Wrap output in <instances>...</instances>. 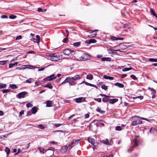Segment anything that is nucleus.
Masks as SVG:
<instances>
[{"label": "nucleus", "mask_w": 157, "mask_h": 157, "mask_svg": "<svg viewBox=\"0 0 157 157\" xmlns=\"http://www.w3.org/2000/svg\"><path fill=\"white\" fill-rule=\"evenodd\" d=\"M139 136H135L134 139L133 140V142L134 143V145L133 146H131L127 150V151L128 152H131L133 150V148L134 147H137L138 145V139Z\"/></svg>", "instance_id": "1"}, {"label": "nucleus", "mask_w": 157, "mask_h": 157, "mask_svg": "<svg viewBox=\"0 0 157 157\" xmlns=\"http://www.w3.org/2000/svg\"><path fill=\"white\" fill-rule=\"evenodd\" d=\"M49 55H48L50 56V59L53 61H57L59 59V56H55V54H49Z\"/></svg>", "instance_id": "2"}, {"label": "nucleus", "mask_w": 157, "mask_h": 157, "mask_svg": "<svg viewBox=\"0 0 157 157\" xmlns=\"http://www.w3.org/2000/svg\"><path fill=\"white\" fill-rule=\"evenodd\" d=\"M90 58V56L89 55L85 53L83 54L79 59L80 60L85 61L89 59Z\"/></svg>", "instance_id": "3"}, {"label": "nucleus", "mask_w": 157, "mask_h": 157, "mask_svg": "<svg viewBox=\"0 0 157 157\" xmlns=\"http://www.w3.org/2000/svg\"><path fill=\"white\" fill-rule=\"evenodd\" d=\"M99 95L101 96L102 97H104L102 99L103 102H107L108 101H109V96L102 94H100Z\"/></svg>", "instance_id": "4"}, {"label": "nucleus", "mask_w": 157, "mask_h": 157, "mask_svg": "<svg viewBox=\"0 0 157 157\" xmlns=\"http://www.w3.org/2000/svg\"><path fill=\"white\" fill-rule=\"evenodd\" d=\"M81 141V140H74L70 144H69V149H71L76 144H78Z\"/></svg>", "instance_id": "5"}, {"label": "nucleus", "mask_w": 157, "mask_h": 157, "mask_svg": "<svg viewBox=\"0 0 157 157\" xmlns=\"http://www.w3.org/2000/svg\"><path fill=\"white\" fill-rule=\"evenodd\" d=\"M56 77V76H55V75H52L49 76L44 78V80L46 81H50L55 79Z\"/></svg>", "instance_id": "6"}, {"label": "nucleus", "mask_w": 157, "mask_h": 157, "mask_svg": "<svg viewBox=\"0 0 157 157\" xmlns=\"http://www.w3.org/2000/svg\"><path fill=\"white\" fill-rule=\"evenodd\" d=\"M100 142L101 143L106 145H110L111 144V143H112V140L111 139L109 141L108 139H105V140L101 141Z\"/></svg>", "instance_id": "7"}, {"label": "nucleus", "mask_w": 157, "mask_h": 157, "mask_svg": "<svg viewBox=\"0 0 157 157\" xmlns=\"http://www.w3.org/2000/svg\"><path fill=\"white\" fill-rule=\"evenodd\" d=\"M27 94V93L25 91L21 92L17 95V97L19 98H24Z\"/></svg>", "instance_id": "8"}, {"label": "nucleus", "mask_w": 157, "mask_h": 157, "mask_svg": "<svg viewBox=\"0 0 157 157\" xmlns=\"http://www.w3.org/2000/svg\"><path fill=\"white\" fill-rule=\"evenodd\" d=\"M82 76L78 75H76L74 76L71 78V80H73L74 81L80 80Z\"/></svg>", "instance_id": "9"}, {"label": "nucleus", "mask_w": 157, "mask_h": 157, "mask_svg": "<svg viewBox=\"0 0 157 157\" xmlns=\"http://www.w3.org/2000/svg\"><path fill=\"white\" fill-rule=\"evenodd\" d=\"M73 52V50H71L68 49H66L64 50L63 53L65 55L68 56L69 55L71 52Z\"/></svg>", "instance_id": "10"}, {"label": "nucleus", "mask_w": 157, "mask_h": 157, "mask_svg": "<svg viewBox=\"0 0 157 157\" xmlns=\"http://www.w3.org/2000/svg\"><path fill=\"white\" fill-rule=\"evenodd\" d=\"M36 39L34 38H33L32 39V40H33L34 42L38 43L40 41V36L38 35L36 36Z\"/></svg>", "instance_id": "11"}, {"label": "nucleus", "mask_w": 157, "mask_h": 157, "mask_svg": "<svg viewBox=\"0 0 157 157\" xmlns=\"http://www.w3.org/2000/svg\"><path fill=\"white\" fill-rule=\"evenodd\" d=\"M68 148H69V146L68 147L66 145L63 146L61 147V151L63 153L66 152L67 151Z\"/></svg>", "instance_id": "12"}, {"label": "nucleus", "mask_w": 157, "mask_h": 157, "mask_svg": "<svg viewBox=\"0 0 157 157\" xmlns=\"http://www.w3.org/2000/svg\"><path fill=\"white\" fill-rule=\"evenodd\" d=\"M118 101V99H109V102L110 104H113L117 102Z\"/></svg>", "instance_id": "13"}, {"label": "nucleus", "mask_w": 157, "mask_h": 157, "mask_svg": "<svg viewBox=\"0 0 157 157\" xmlns=\"http://www.w3.org/2000/svg\"><path fill=\"white\" fill-rule=\"evenodd\" d=\"M114 85L120 88H123L124 87V85L123 84L118 82L115 83Z\"/></svg>", "instance_id": "14"}, {"label": "nucleus", "mask_w": 157, "mask_h": 157, "mask_svg": "<svg viewBox=\"0 0 157 157\" xmlns=\"http://www.w3.org/2000/svg\"><path fill=\"white\" fill-rule=\"evenodd\" d=\"M96 110L97 112L101 114H104L105 113V111L102 110L101 109L99 108L98 107H97V108L96 109Z\"/></svg>", "instance_id": "15"}, {"label": "nucleus", "mask_w": 157, "mask_h": 157, "mask_svg": "<svg viewBox=\"0 0 157 157\" xmlns=\"http://www.w3.org/2000/svg\"><path fill=\"white\" fill-rule=\"evenodd\" d=\"M44 87L48 88L50 89H52L53 88V86L51 83H48L44 86Z\"/></svg>", "instance_id": "16"}, {"label": "nucleus", "mask_w": 157, "mask_h": 157, "mask_svg": "<svg viewBox=\"0 0 157 157\" xmlns=\"http://www.w3.org/2000/svg\"><path fill=\"white\" fill-rule=\"evenodd\" d=\"M52 103L51 101H46V105L47 107H50L52 106Z\"/></svg>", "instance_id": "17"}, {"label": "nucleus", "mask_w": 157, "mask_h": 157, "mask_svg": "<svg viewBox=\"0 0 157 157\" xmlns=\"http://www.w3.org/2000/svg\"><path fill=\"white\" fill-rule=\"evenodd\" d=\"M88 141L92 144H94L95 142V140L94 139H92L89 137L88 138Z\"/></svg>", "instance_id": "18"}, {"label": "nucleus", "mask_w": 157, "mask_h": 157, "mask_svg": "<svg viewBox=\"0 0 157 157\" xmlns=\"http://www.w3.org/2000/svg\"><path fill=\"white\" fill-rule=\"evenodd\" d=\"M71 77H68L62 83V84H63L69 82V81H71Z\"/></svg>", "instance_id": "19"}, {"label": "nucleus", "mask_w": 157, "mask_h": 157, "mask_svg": "<svg viewBox=\"0 0 157 157\" xmlns=\"http://www.w3.org/2000/svg\"><path fill=\"white\" fill-rule=\"evenodd\" d=\"M103 78L105 79H109L110 80H113V77H112L108 76L105 75H104Z\"/></svg>", "instance_id": "20"}, {"label": "nucleus", "mask_w": 157, "mask_h": 157, "mask_svg": "<svg viewBox=\"0 0 157 157\" xmlns=\"http://www.w3.org/2000/svg\"><path fill=\"white\" fill-rule=\"evenodd\" d=\"M32 113L33 114H35L37 112V108L36 106H34L32 109Z\"/></svg>", "instance_id": "21"}, {"label": "nucleus", "mask_w": 157, "mask_h": 157, "mask_svg": "<svg viewBox=\"0 0 157 157\" xmlns=\"http://www.w3.org/2000/svg\"><path fill=\"white\" fill-rule=\"evenodd\" d=\"M38 149H39L40 152L43 154L46 151V150L41 147H38Z\"/></svg>", "instance_id": "22"}, {"label": "nucleus", "mask_w": 157, "mask_h": 157, "mask_svg": "<svg viewBox=\"0 0 157 157\" xmlns=\"http://www.w3.org/2000/svg\"><path fill=\"white\" fill-rule=\"evenodd\" d=\"M135 117H137V118H140V119H141L142 120H146L149 122H151V121L152 120H151V119L148 120V119H147V118L142 117H140L138 116H135Z\"/></svg>", "instance_id": "23"}, {"label": "nucleus", "mask_w": 157, "mask_h": 157, "mask_svg": "<svg viewBox=\"0 0 157 157\" xmlns=\"http://www.w3.org/2000/svg\"><path fill=\"white\" fill-rule=\"evenodd\" d=\"M93 76L89 74L86 77V78L87 79L91 80L93 79Z\"/></svg>", "instance_id": "24"}, {"label": "nucleus", "mask_w": 157, "mask_h": 157, "mask_svg": "<svg viewBox=\"0 0 157 157\" xmlns=\"http://www.w3.org/2000/svg\"><path fill=\"white\" fill-rule=\"evenodd\" d=\"M83 98L82 97L79 98L75 99V101L77 103L81 102Z\"/></svg>", "instance_id": "25"}, {"label": "nucleus", "mask_w": 157, "mask_h": 157, "mask_svg": "<svg viewBox=\"0 0 157 157\" xmlns=\"http://www.w3.org/2000/svg\"><path fill=\"white\" fill-rule=\"evenodd\" d=\"M102 61H109L110 60V58L108 57H103L101 59Z\"/></svg>", "instance_id": "26"}, {"label": "nucleus", "mask_w": 157, "mask_h": 157, "mask_svg": "<svg viewBox=\"0 0 157 157\" xmlns=\"http://www.w3.org/2000/svg\"><path fill=\"white\" fill-rule=\"evenodd\" d=\"M93 145V149L94 150L96 149L97 148L98 144L96 142H95L94 144H92Z\"/></svg>", "instance_id": "27"}, {"label": "nucleus", "mask_w": 157, "mask_h": 157, "mask_svg": "<svg viewBox=\"0 0 157 157\" xmlns=\"http://www.w3.org/2000/svg\"><path fill=\"white\" fill-rule=\"evenodd\" d=\"M8 61V60L0 61V64L4 65L7 63Z\"/></svg>", "instance_id": "28"}, {"label": "nucleus", "mask_w": 157, "mask_h": 157, "mask_svg": "<svg viewBox=\"0 0 157 157\" xmlns=\"http://www.w3.org/2000/svg\"><path fill=\"white\" fill-rule=\"evenodd\" d=\"M97 42V41L94 39H91L89 40L88 43L89 44L92 43H95Z\"/></svg>", "instance_id": "29"}, {"label": "nucleus", "mask_w": 157, "mask_h": 157, "mask_svg": "<svg viewBox=\"0 0 157 157\" xmlns=\"http://www.w3.org/2000/svg\"><path fill=\"white\" fill-rule=\"evenodd\" d=\"M6 87V84L0 83V89L5 88Z\"/></svg>", "instance_id": "30"}, {"label": "nucleus", "mask_w": 157, "mask_h": 157, "mask_svg": "<svg viewBox=\"0 0 157 157\" xmlns=\"http://www.w3.org/2000/svg\"><path fill=\"white\" fill-rule=\"evenodd\" d=\"M149 61L151 62H157V59L149 58Z\"/></svg>", "instance_id": "31"}, {"label": "nucleus", "mask_w": 157, "mask_h": 157, "mask_svg": "<svg viewBox=\"0 0 157 157\" xmlns=\"http://www.w3.org/2000/svg\"><path fill=\"white\" fill-rule=\"evenodd\" d=\"M132 69V67H126L124 68L123 69L122 71H126L130 70H131Z\"/></svg>", "instance_id": "32"}, {"label": "nucleus", "mask_w": 157, "mask_h": 157, "mask_svg": "<svg viewBox=\"0 0 157 157\" xmlns=\"http://www.w3.org/2000/svg\"><path fill=\"white\" fill-rule=\"evenodd\" d=\"M10 87L13 89L17 88V87L15 84H12L10 85Z\"/></svg>", "instance_id": "33"}, {"label": "nucleus", "mask_w": 157, "mask_h": 157, "mask_svg": "<svg viewBox=\"0 0 157 157\" xmlns=\"http://www.w3.org/2000/svg\"><path fill=\"white\" fill-rule=\"evenodd\" d=\"M96 33H94L88 36L87 37L89 38H92L95 36L96 35Z\"/></svg>", "instance_id": "34"}, {"label": "nucleus", "mask_w": 157, "mask_h": 157, "mask_svg": "<svg viewBox=\"0 0 157 157\" xmlns=\"http://www.w3.org/2000/svg\"><path fill=\"white\" fill-rule=\"evenodd\" d=\"M76 84V83L73 81H72V80L69 81V84L70 86L74 85Z\"/></svg>", "instance_id": "35"}, {"label": "nucleus", "mask_w": 157, "mask_h": 157, "mask_svg": "<svg viewBox=\"0 0 157 157\" xmlns=\"http://www.w3.org/2000/svg\"><path fill=\"white\" fill-rule=\"evenodd\" d=\"M101 88L105 90H106L107 89V86H106L105 84L102 85L101 86Z\"/></svg>", "instance_id": "36"}, {"label": "nucleus", "mask_w": 157, "mask_h": 157, "mask_svg": "<svg viewBox=\"0 0 157 157\" xmlns=\"http://www.w3.org/2000/svg\"><path fill=\"white\" fill-rule=\"evenodd\" d=\"M150 12L154 16H155L156 15V14L155 13V11L152 8L151 9Z\"/></svg>", "instance_id": "37"}, {"label": "nucleus", "mask_w": 157, "mask_h": 157, "mask_svg": "<svg viewBox=\"0 0 157 157\" xmlns=\"http://www.w3.org/2000/svg\"><path fill=\"white\" fill-rule=\"evenodd\" d=\"M132 125L133 126H135L138 125L136 120H134L132 122Z\"/></svg>", "instance_id": "38"}, {"label": "nucleus", "mask_w": 157, "mask_h": 157, "mask_svg": "<svg viewBox=\"0 0 157 157\" xmlns=\"http://www.w3.org/2000/svg\"><path fill=\"white\" fill-rule=\"evenodd\" d=\"M5 151L7 154H9L10 151V149L8 147H6L5 149Z\"/></svg>", "instance_id": "39"}, {"label": "nucleus", "mask_w": 157, "mask_h": 157, "mask_svg": "<svg viewBox=\"0 0 157 157\" xmlns=\"http://www.w3.org/2000/svg\"><path fill=\"white\" fill-rule=\"evenodd\" d=\"M115 129L117 131H121L122 130V128L120 126H117L116 127Z\"/></svg>", "instance_id": "40"}, {"label": "nucleus", "mask_w": 157, "mask_h": 157, "mask_svg": "<svg viewBox=\"0 0 157 157\" xmlns=\"http://www.w3.org/2000/svg\"><path fill=\"white\" fill-rule=\"evenodd\" d=\"M17 16L14 15H11L9 16V18L11 19H14L16 18Z\"/></svg>", "instance_id": "41"}, {"label": "nucleus", "mask_w": 157, "mask_h": 157, "mask_svg": "<svg viewBox=\"0 0 157 157\" xmlns=\"http://www.w3.org/2000/svg\"><path fill=\"white\" fill-rule=\"evenodd\" d=\"M130 77L134 80H137V78L136 77V76L134 75H130Z\"/></svg>", "instance_id": "42"}, {"label": "nucleus", "mask_w": 157, "mask_h": 157, "mask_svg": "<svg viewBox=\"0 0 157 157\" xmlns=\"http://www.w3.org/2000/svg\"><path fill=\"white\" fill-rule=\"evenodd\" d=\"M38 128L41 129H44L45 128L44 126L42 124H39L38 126Z\"/></svg>", "instance_id": "43"}, {"label": "nucleus", "mask_w": 157, "mask_h": 157, "mask_svg": "<svg viewBox=\"0 0 157 157\" xmlns=\"http://www.w3.org/2000/svg\"><path fill=\"white\" fill-rule=\"evenodd\" d=\"M136 121L138 124H142V121L140 120V119H137L136 120Z\"/></svg>", "instance_id": "44"}, {"label": "nucleus", "mask_w": 157, "mask_h": 157, "mask_svg": "<svg viewBox=\"0 0 157 157\" xmlns=\"http://www.w3.org/2000/svg\"><path fill=\"white\" fill-rule=\"evenodd\" d=\"M94 100L95 101L98 102H101V98H94Z\"/></svg>", "instance_id": "45"}, {"label": "nucleus", "mask_w": 157, "mask_h": 157, "mask_svg": "<svg viewBox=\"0 0 157 157\" xmlns=\"http://www.w3.org/2000/svg\"><path fill=\"white\" fill-rule=\"evenodd\" d=\"M117 50H113V49H110V50H109V51H110L111 52H109V53H112V54H116V53H117V52H114L113 51H116Z\"/></svg>", "instance_id": "46"}, {"label": "nucleus", "mask_w": 157, "mask_h": 157, "mask_svg": "<svg viewBox=\"0 0 157 157\" xmlns=\"http://www.w3.org/2000/svg\"><path fill=\"white\" fill-rule=\"evenodd\" d=\"M73 45L75 46L78 47L80 45V43L79 42H77L74 43Z\"/></svg>", "instance_id": "47"}, {"label": "nucleus", "mask_w": 157, "mask_h": 157, "mask_svg": "<svg viewBox=\"0 0 157 157\" xmlns=\"http://www.w3.org/2000/svg\"><path fill=\"white\" fill-rule=\"evenodd\" d=\"M26 106L27 107H30L33 106V105L31 103H28L26 105Z\"/></svg>", "instance_id": "48"}, {"label": "nucleus", "mask_w": 157, "mask_h": 157, "mask_svg": "<svg viewBox=\"0 0 157 157\" xmlns=\"http://www.w3.org/2000/svg\"><path fill=\"white\" fill-rule=\"evenodd\" d=\"M2 91L3 93L4 94L9 92L10 91V90L9 89H5L2 90Z\"/></svg>", "instance_id": "49"}, {"label": "nucleus", "mask_w": 157, "mask_h": 157, "mask_svg": "<svg viewBox=\"0 0 157 157\" xmlns=\"http://www.w3.org/2000/svg\"><path fill=\"white\" fill-rule=\"evenodd\" d=\"M32 78H30L29 79L26 80L25 81L27 83H30L32 82Z\"/></svg>", "instance_id": "50"}, {"label": "nucleus", "mask_w": 157, "mask_h": 157, "mask_svg": "<svg viewBox=\"0 0 157 157\" xmlns=\"http://www.w3.org/2000/svg\"><path fill=\"white\" fill-rule=\"evenodd\" d=\"M151 94H155L156 93V90L153 89H151Z\"/></svg>", "instance_id": "51"}, {"label": "nucleus", "mask_w": 157, "mask_h": 157, "mask_svg": "<svg viewBox=\"0 0 157 157\" xmlns=\"http://www.w3.org/2000/svg\"><path fill=\"white\" fill-rule=\"evenodd\" d=\"M22 39V36L21 35L17 36L16 38V40H20Z\"/></svg>", "instance_id": "52"}, {"label": "nucleus", "mask_w": 157, "mask_h": 157, "mask_svg": "<svg viewBox=\"0 0 157 157\" xmlns=\"http://www.w3.org/2000/svg\"><path fill=\"white\" fill-rule=\"evenodd\" d=\"M138 155V154L136 153L134 154L133 156L131 155L128 156V157H137Z\"/></svg>", "instance_id": "53"}, {"label": "nucleus", "mask_w": 157, "mask_h": 157, "mask_svg": "<svg viewBox=\"0 0 157 157\" xmlns=\"http://www.w3.org/2000/svg\"><path fill=\"white\" fill-rule=\"evenodd\" d=\"M1 18L2 19L7 18H8V17L6 15H2L1 16Z\"/></svg>", "instance_id": "54"}, {"label": "nucleus", "mask_w": 157, "mask_h": 157, "mask_svg": "<svg viewBox=\"0 0 157 157\" xmlns=\"http://www.w3.org/2000/svg\"><path fill=\"white\" fill-rule=\"evenodd\" d=\"M82 83H85V84L86 85H87V86H91L90 83H88L85 81H83Z\"/></svg>", "instance_id": "55"}, {"label": "nucleus", "mask_w": 157, "mask_h": 157, "mask_svg": "<svg viewBox=\"0 0 157 157\" xmlns=\"http://www.w3.org/2000/svg\"><path fill=\"white\" fill-rule=\"evenodd\" d=\"M111 39L112 40H117V38L114 36H112L111 37Z\"/></svg>", "instance_id": "56"}, {"label": "nucleus", "mask_w": 157, "mask_h": 157, "mask_svg": "<svg viewBox=\"0 0 157 157\" xmlns=\"http://www.w3.org/2000/svg\"><path fill=\"white\" fill-rule=\"evenodd\" d=\"M48 150H52V151H55V149L54 147H49L48 149Z\"/></svg>", "instance_id": "57"}, {"label": "nucleus", "mask_w": 157, "mask_h": 157, "mask_svg": "<svg viewBox=\"0 0 157 157\" xmlns=\"http://www.w3.org/2000/svg\"><path fill=\"white\" fill-rule=\"evenodd\" d=\"M67 40H68L67 37H66V38L64 39L63 42L64 43H66L67 42Z\"/></svg>", "instance_id": "58"}, {"label": "nucleus", "mask_w": 157, "mask_h": 157, "mask_svg": "<svg viewBox=\"0 0 157 157\" xmlns=\"http://www.w3.org/2000/svg\"><path fill=\"white\" fill-rule=\"evenodd\" d=\"M32 113L30 111H28L27 113V116H29L32 115Z\"/></svg>", "instance_id": "59"}, {"label": "nucleus", "mask_w": 157, "mask_h": 157, "mask_svg": "<svg viewBox=\"0 0 157 157\" xmlns=\"http://www.w3.org/2000/svg\"><path fill=\"white\" fill-rule=\"evenodd\" d=\"M13 66H14L13 64L12 63H10L9 64V67L10 68H11Z\"/></svg>", "instance_id": "60"}, {"label": "nucleus", "mask_w": 157, "mask_h": 157, "mask_svg": "<svg viewBox=\"0 0 157 157\" xmlns=\"http://www.w3.org/2000/svg\"><path fill=\"white\" fill-rule=\"evenodd\" d=\"M154 128H150V129L149 130V132L151 133H152L153 132V131L154 130Z\"/></svg>", "instance_id": "61"}, {"label": "nucleus", "mask_w": 157, "mask_h": 157, "mask_svg": "<svg viewBox=\"0 0 157 157\" xmlns=\"http://www.w3.org/2000/svg\"><path fill=\"white\" fill-rule=\"evenodd\" d=\"M24 111L23 110H22L20 112L19 116H21L22 115L24 114Z\"/></svg>", "instance_id": "62"}, {"label": "nucleus", "mask_w": 157, "mask_h": 157, "mask_svg": "<svg viewBox=\"0 0 157 157\" xmlns=\"http://www.w3.org/2000/svg\"><path fill=\"white\" fill-rule=\"evenodd\" d=\"M87 32H89L90 33H94L93 30H89L87 31Z\"/></svg>", "instance_id": "63"}, {"label": "nucleus", "mask_w": 157, "mask_h": 157, "mask_svg": "<svg viewBox=\"0 0 157 157\" xmlns=\"http://www.w3.org/2000/svg\"><path fill=\"white\" fill-rule=\"evenodd\" d=\"M103 157H113V155L110 154L108 156L105 155H104Z\"/></svg>", "instance_id": "64"}]
</instances>
